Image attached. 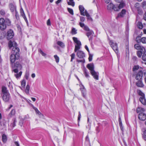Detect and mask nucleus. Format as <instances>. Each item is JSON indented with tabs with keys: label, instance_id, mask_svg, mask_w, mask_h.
I'll return each mask as SVG.
<instances>
[{
	"label": "nucleus",
	"instance_id": "64",
	"mask_svg": "<svg viewBox=\"0 0 146 146\" xmlns=\"http://www.w3.org/2000/svg\"><path fill=\"white\" fill-rule=\"evenodd\" d=\"M143 137L144 140L146 141V135L144 134V135L143 136Z\"/></svg>",
	"mask_w": 146,
	"mask_h": 146
},
{
	"label": "nucleus",
	"instance_id": "16",
	"mask_svg": "<svg viewBox=\"0 0 146 146\" xmlns=\"http://www.w3.org/2000/svg\"><path fill=\"white\" fill-rule=\"evenodd\" d=\"M9 7L12 13H14L17 11L16 9V6L13 3H10L9 5Z\"/></svg>",
	"mask_w": 146,
	"mask_h": 146
},
{
	"label": "nucleus",
	"instance_id": "24",
	"mask_svg": "<svg viewBox=\"0 0 146 146\" xmlns=\"http://www.w3.org/2000/svg\"><path fill=\"white\" fill-rule=\"evenodd\" d=\"M139 100L143 105H146V100L145 98V97H140L139 98Z\"/></svg>",
	"mask_w": 146,
	"mask_h": 146
},
{
	"label": "nucleus",
	"instance_id": "28",
	"mask_svg": "<svg viewBox=\"0 0 146 146\" xmlns=\"http://www.w3.org/2000/svg\"><path fill=\"white\" fill-rule=\"evenodd\" d=\"M124 6L125 4L123 3H120L119 5H117V7L118 8L117 11H119L120 9L122 8Z\"/></svg>",
	"mask_w": 146,
	"mask_h": 146
},
{
	"label": "nucleus",
	"instance_id": "55",
	"mask_svg": "<svg viewBox=\"0 0 146 146\" xmlns=\"http://www.w3.org/2000/svg\"><path fill=\"white\" fill-rule=\"evenodd\" d=\"M135 7L137 9H139V4L138 3H136L135 5Z\"/></svg>",
	"mask_w": 146,
	"mask_h": 146
},
{
	"label": "nucleus",
	"instance_id": "53",
	"mask_svg": "<svg viewBox=\"0 0 146 146\" xmlns=\"http://www.w3.org/2000/svg\"><path fill=\"white\" fill-rule=\"evenodd\" d=\"M0 13L1 15H5V11L3 10H1L0 11Z\"/></svg>",
	"mask_w": 146,
	"mask_h": 146
},
{
	"label": "nucleus",
	"instance_id": "48",
	"mask_svg": "<svg viewBox=\"0 0 146 146\" xmlns=\"http://www.w3.org/2000/svg\"><path fill=\"white\" fill-rule=\"evenodd\" d=\"M71 59L70 61L71 62H72V60L74 59L75 56V54L74 53H73L71 54Z\"/></svg>",
	"mask_w": 146,
	"mask_h": 146
},
{
	"label": "nucleus",
	"instance_id": "22",
	"mask_svg": "<svg viewBox=\"0 0 146 146\" xmlns=\"http://www.w3.org/2000/svg\"><path fill=\"white\" fill-rule=\"evenodd\" d=\"M136 82V85L137 86L139 87H143L144 85L142 82V80H137Z\"/></svg>",
	"mask_w": 146,
	"mask_h": 146
},
{
	"label": "nucleus",
	"instance_id": "62",
	"mask_svg": "<svg viewBox=\"0 0 146 146\" xmlns=\"http://www.w3.org/2000/svg\"><path fill=\"white\" fill-rule=\"evenodd\" d=\"M62 1V0H57L56 2V3L57 4H58V3H60Z\"/></svg>",
	"mask_w": 146,
	"mask_h": 146
},
{
	"label": "nucleus",
	"instance_id": "41",
	"mask_svg": "<svg viewBox=\"0 0 146 146\" xmlns=\"http://www.w3.org/2000/svg\"><path fill=\"white\" fill-rule=\"evenodd\" d=\"M86 33V35L89 38V36L93 33V31H92L89 30V31Z\"/></svg>",
	"mask_w": 146,
	"mask_h": 146
},
{
	"label": "nucleus",
	"instance_id": "15",
	"mask_svg": "<svg viewBox=\"0 0 146 146\" xmlns=\"http://www.w3.org/2000/svg\"><path fill=\"white\" fill-rule=\"evenodd\" d=\"M20 13L21 16L23 17L25 21L26 22L27 25H28V22L27 19L22 8H21L20 9Z\"/></svg>",
	"mask_w": 146,
	"mask_h": 146
},
{
	"label": "nucleus",
	"instance_id": "34",
	"mask_svg": "<svg viewBox=\"0 0 146 146\" xmlns=\"http://www.w3.org/2000/svg\"><path fill=\"white\" fill-rule=\"evenodd\" d=\"M137 92L138 94L141 96V97H145L144 94L143 92H142L140 90H137Z\"/></svg>",
	"mask_w": 146,
	"mask_h": 146
},
{
	"label": "nucleus",
	"instance_id": "39",
	"mask_svg": "<svg viewBox=\"0 0 146 146\" xmlns=\"http://www.w3.org/2000/svg\"><path fill=\"white\" fill-rule=\"evenodd\" d=\"M82 93L83 97L84 98H86V90L85 89L83 88V90L82 91Z\"/></svg>",
	"mask_w": 146,
	"mask_h": 146
},
{
	"label": "nucleus",
	"instance_id": "40",
	"mask_svg": "<svg viewBox=\"0 0 146 146\" xmlns=\"http://www.w3.org/2000/svg\"><path fill=\"white\" fill-rule=\"evenodd\" d=\"M54 57L55 60L56 62L58 63L59 62V58L57 55H54Z\"/></svg>",
	"mask_w": 146,
	"mask_h": 146
},
{
	"label": "nucleus",
	"instance_id": "46",
	"mask_svg": "<svg viewBox=\"0 0 146 146\" xmlns=\"http://www.w3.org/2000/svg\"><path fill=\"white\" fill-rule=\"evenodd\" d=\"M84 74L86 77L88 78L89 77V75L86 70H84Z\"/></svg>",
	"mask_w": 146,
	"mask_h": 146
},
{
	"label": "nucleus",
	"instance_id": "19",
	"mask_svg": "<svg viewBox=\"0 0 146 146\" xmlns=\"http://www.w3.org/2000/svg\"><path fill=\"white\" fill-rule=\"evenodd\" d=\"M92 75L93 76L94 78L96 80H98V72H96L95 70L90 72Z\"/></svg>",
	"mask_w": 146,
	"mask_h": 146
},
{
	"label": "nucleus",
	"instance_id": "47",
	"mask_svg": "<svg viewBox=\"0 0 146 146\" xmlns=\"http://www.w3.org/2000/svg\"><path fill=\"white\" fill-rule=\"evenodd\" d=\"M82 59L81 60L77 59V60L76 61L78 63L81 62H82V63H84L85 62V60L83 58H82Z\"/></svg>",
	"mask_w": 146,
	"mask_h": 146
},
{
	"label": "nucleus",
	"instance_id": "63",
	"mask_svg": "<svg viewBox=\"0 0 146 146\" xmlns=\"http://www.w3.org/2000/svg\"><path fill=\"white\" fill-rule=\"evenodd\" d=\"M15 144L17 146H20L19 145V144L18 143L17 141H15Z\"/></svg>",
	"mask_w": 146,
	"mask_h": 146
},
{
	"label": "nucleus",
	"instance_id": "58",
	"mask_svg": "<svg viewBox=\"0 0 146 146\" xmlns=\"http://www.w3.org/2000/svg\"><path fill=\"white\" fill-rule=\"evenodd\" d=\"M79 114L78 115V121H80V119L81 117V115L80 113V112L79 111Z\"/></svg>",
	"mask_w": 146,
	"mask_h": 146
},
{
	"label": "nucleus",
	"instance_id": "54",
	"mask_svg": "<svg viewBox=\"0 0 146 146\" xmlns=\"http://www.w3.org/2000/svg\"><path fill=\"white\" fill-rule=\"evenodd\" d=\"M142 6L143 7H146V1H144L141 3Z\"/></svg>",
	"mask_w": 146,
	"mask_h": 146
},
{
	"label": "nucleus",
	"instance_id": "32",
	"mask_svg": "<svg viewBox=\"0 0 146 146\" xmlns=\"http://www.w3.org/2000/svg\"><path fill=\"white\" fill-rule=\"evenodd\" d=\"M29 89L30 86L29 85H27L25 90V92L27 94H29Z\"/></svg>",
	"mask_w": 146,
	"mask_h": 146
},
{
	"label": "nucleus",
	"instance_id": "44",
	"mask_svg": "<svg viewBox=\"0 0 146 146\" xmlns=\"http://www.w3.org/2000/svg\"><path fill=\"white\" fill-rule=\"evenodd\" d=\"M68 11L69 12L70 14H71L72 15H73V14H74L73 11V10L72 9L70 8H68Z\"/></svg>",
	"mask_w": 146,
	"mask_h": 146
},
{
	"label": "nucleus",
	"instance_id": "13",
	"mask_svg": "<svg viewBox=\"0 0 146 146\" xmlns=\"http://www.w3.org/2000/svg\"><path fill=\"white\" fill-rule=\"evenodd\" d=\"M77 55L80 58H83L85 56V54L81 50H78L77 51Z\"/></svg>",
	"mask_w": 146,
	"mask_h": 146
},
{
	"label": "nucleus",
	"instance_id": "6",
	"mask_svg": "<svg viewBox=\"0 0 146 146\" xmlns=\"http://www.w3.org/2000/svg\"><path fill=\"white\" fill-rule=\"evenodd\" d=\"M118 8L117 5H114L111 3L109 4L107 6V9L109 10H113L115 11H117Z\"/></svg>",
	"mask_w": 146,
	"mask_h": 146
},
{
	"label": "nucleus",
	"instance_id": "14",
	"mask_svg": "<svg viewBox=\"0 0 146 146\" xmlns=\"http://www.w3.org/2000/svg\"><path fill=\"white\" fill-rule=\"evenodd\" d=\"M138 118L141 120H145L146 119V115L143 113H140L138 115Z\"/></svg>",
	"mask_w": 146,
	"mask_h": 146
},
{
	"label": "nucleus",
	"instance_id": "2",
	"mask_svg": "<svg viewBox=\"0 0 146 146\" xmlns=\"http://www.w3.org/2000/svg\"><path fill=\"white\" fill-rule=\"evenodd\" d=\"M11 22L9 19L6 18L5 20L3 18L0 19V29L1 30H4L6 29L7 25H10Z\"/></svg>",
	"mask_w": 146,
	"mask_h": 146
},
{
	"label": "nucleus",
	"instance_id": "8",
	"mask_svg": "<svg viewBox=\"0 0 146 146\" xmlns=\"http://www.w3.org/2000/svg\"><path fill=\"white\" fill-rule=\"evenodd\" d=\"M143 72L141 70H139L135 76V79L137 80H142Z\"/></svg>",
	"mask_w": 146,
	"mask_h": 146
},
{
	"label": "nucleus",
	"instance_id": "25",
	"mask_svg": "<svg viewBox=\"0 0 146 146\" xmlns=\"http://www.w3.org/2000/svg\"><path fill=\"white\" fill-rule=\"evenodd\" d=\"M2 92L3 94L9 93L7 90V88L5 86H3L2 87Z\"/></svg>",
	"mask_w": 146,
	"mask_h": 146
},
{
	"label": "nucleus",
	"instance_id": "51",
	"mask_svg": "<svg viewBox=\"0 0 146 146\" xmlns=\"http://www.w3.org/2000/svg\"><path fill=\"white\" fill-rule=\"evenodd\" d=\"M80 22H84L85 20V18L84 17L82 16H80Z\"/></svg>",
	"mask_w": 146,
	"mask_h": 146
},
{
	"label": "nucleus",
	"instance_id": "31",
	"mask_svg": "<svg viewBox=\"0 0 146 146\" xmlns=\"http://www.w3.org/2000/svg\"><path fill=\"white\" fill-rule=\"evenodd\" d=\"M57 44L58 45L62 48L64 47L65 46L64 43L62 41H58L57 42Z\"/></svg>",
	"mask_w": 146,
	"mask_h": 146
},
{
	"label": "nucleus",
	"instance_id": "26",
	"mask_svg": "<svg viewBox=\"0 0 146 146\" xmlns=\"http://www.w3.org/2000/svg\"><path fill=\"white\" fill-rule=\"evenodd\" d=\"M145 52H143L141 50L138 51L137 53V56L141 58L142 54H144Z\"/></svg>",
	"mask_w": 146,
	"mask_h": 146
},
{
	"label": "nucleus",
	"instance_id": "3",
	"mask_svg": "<svg viewBox=\"0 0 146 146\" xmlns=\"http://www.w3.org/2000/svg\"><path fill=\"white\" fill-rule=\"evenodd\" d=\"M72 38L74 42L76 44V45L75 46L74 49V52H76L80 48V46L81 44V43L80 42L78 39L77 38L75 37H73Z\"/></svg>",
	"mask_w": 146,
	"mask_h": 146
},
{
	"label": "nucleus",
	"instance_id": "10",
	"mask_svg": "<svg viewBox=\"0 0 146 146\" xmlns=\"http://www.w3.org/2000/svg\"><path fill=\"white\" fill-rule=\"evenodd\" d=\"M14 35L13 31L11 29H9L7 32V38L8 40L10 39L13 38Z\"/></svg>",
	"mask_w": 146,
	"mask_h": 146
},
{
	"label": "nucleus",
	"instance_id": "18",
	"mask_svg": "<svg viewBox=\"0 0 146 146\" xmlns=\"http://www.w3.org/2000/svg\"><path fill=\"white\" fill-rule=\"evenodd\" d=\"M136 41L137 42H141L142 43H146V38L143 37L141 38V39H139V37H138L136 38Z\"/></svg>",
	"mask_w": 146,
	"mask_h": 146
},
{
	"label": "nucleus",
	"instance_id": "35",
	"mask_svg": "<svg viewBox=\"0 0 146 146\" xmlns=\"http://www.w3.org/2000/svg\"><path fill=\"white\" fill-rule=\"evenodd\" d=\"M137 26L138 28L140 29H142L143 27V26L142 23L140 22H138Z\"/></svg>",
	"mask_w": 146,
	"mask_h": 146
},
{
	"label": "nucleus",
	"instance_id": "4",
	"mask_svg": "<svg viewBox=\"0 0 146 146\" xmlns=\"http://www.w3.org/2000/svg\"><path fill=\"white\" fill-rule=\"evenodd\" d=\"M110 44L116 53H117L118 52V48L117 44L116 43L114 42L112 40H110Z\"/></svg>",
	"mask_w": 146,
	"mask_h": 146
},
{
	"label": "nucleus",
	"instance_id": "38",
	"mask_svg": "<svg viewBox=\"0 0 146 146\" xmlns=\"http://www.w3.org/2000/svg\"><path fill=\"white\" fill-rule=\"evenodd\" d=\"M77 30L74 28H72V29L71 33L72 35H75L77 33Z\"/></svg>",
	"mask_w": 146,
	"mask_h": 146
},
{
	"label": "nucleus",
	"instance_id": "52",
	"mask_svg": "<svg viewBox=\"0 0 146 146\" xmlns=\"http://www.w3.org/2000/svg\"><path fill=\"white\" fill-rule=\"evenodd\" d=\"M93 55L91 54H89L88 60L89 61H91L92 59Z\"/></svg>",
	"mask_w": 146,
	"mask_h": 146
},
{
	"label": "nucleus",
	"instance_id": "56",
	"mask_svg": "<svg viewBox=\"0 0 146 146\" xmlns=\"http://www.w3.org/2000/svg\"><path fill=\"white\" fill-rule=\"evenodd\" d=\"M29 76V72H27L25 74V78L27 80L28 79Z\"/></svg>",
	"mask_w": 146,
	"mask_h": 146
},
{
	"label": "nucleus",
	"instance_id": "57",
	"mask_svg": "<svg viewBox=\"0 0 146 146\" xmlns=\"http://www.w3.org/2000/svg\"><path fill=\"white\" fill-rule=\"evenodd\" d=\"M47 24L48 26H50L51 25L50 21L49 19H48L47 21Z\"/></svg>",
	"mask_w": 146,
	"mask_h": 146
},
{
	"label": "nucleus",
	"instance_id": "59",
	"mask_svg": "<svg viewBox=\"0 0 146 146\" xmlns=\"http://www.w3.org/2000/svg\"><path fill=\"white\" fill-rule=\"evenodd\" d=\"M119 126L120 127L121 129V130H122V129H123V127H122V122H121L119 123Z\"/></svg>",
	"mask_w": 146,
	"mask_h": 146
},
{
	"label": "nucleus",
	"instance_id": "36",
	"mask_svg": "<svg viewBox=\"0 0 146 146\" xmlns=\"http://www.w3.org/2000/svg\"><path fill=\"white\" fill-rule=\"evenodd\" d=\"M69 1L68 2V4L69 5H71L73 7L74 6L75 3L73 0H69Z\"/></svg>",
	"mask_w": 146,
	"mask_h": 146
},
{
	"label": "nucleus",
	"instance_id": "60",
	"mask_svg": "<svg viewBox=\"0 0 146 146\" xmlns=\"http://www.w3.org/2000/svg\"><path fill=\"white\" fill-rule=\"evenodd\" d=\"M143 19L145 21H146V13H144L143 15Z\"/></svg>",
	"mask_w": 146,
	"mask_h": 146
},
{
	"label": "nucleus",
	"instance_id": "27",
	"mask_svg": "<svg viewBox=\"0 0 146 146\" xmlns=\"http://www.w3.org/2000/svg\"><path fill=\"white\" fill-rule=\"evenodd\" d=\"M15 113V110L14 109L12 110L9 114V117H11L12 116H14Z\"/></svg>",
	"mask_w": 146,
	"mask_h": 146
},
{
	"label": "nucleus",
	"instance_id": "61",
	"mask_svg": "<svg viewBox=\"0 0 146 146\" xmlns=\"http://www.w3.org/2000/svg\"><path fill=\"white\" fill-rule=\"evenodd\" d=\"M85 48L87 50V51L88 52H89V50L88 49V48L87 46V45H85Z\"/></svg>",
	"mask_w": 146,
	"mask_h": 146
},
{
	"label": "nucleus",
	"instance_id": "21",
	"mask_svg": "<svg viewBox=\"0 0 146 146\" xmlns=\"http://www.w3.org/2000/svg\"><path fill=\"white\" fill-rule=\"evenodd\" d=\"M86 67L90 70V72L94 70V65L93 63L88 64Z\"/></svg>",
	"mask_w": 146,
	"mask_h": 146
},
{
	"label": "nucleus",
	"instance_id": "7",
	"mask_svg": "<svg viewBox=\"0 0 146 146\" xmlns=\"http://www.w3.org/2000/svg\"><path fill=\"white\" fill-rule=\"evenodd\" d=\"M12 71L14 72V76L17 79H18L19 78L21 77V76L22 73V72L21 71L18 72L19 70H18L17 69L12 70Z\"/></svg>",
	"mask_w": 146,
	"mask_h": 146
},
{
	"label": "nucleus",
	"instance_id": "9",
	"mask_svg": "<svg viewBox=\"0 0 146 146\" xmlns=\"http://www.w3.org/2000/svg\"><path fill=\"white\" fill-rule=\"evenodd\" d=\"M135 48L137 50H141L143 52H145V48L142 46L140 45L139 44H136L134 45Z\"/></svg>",
	"mask_w": 146,
	"mask_h": 146
},
{
	"label": "nucleus",
	"instance_id": "1",
	"mask_svg": "<svg viewBox=\"0 0 146 146\" xmlns=\"http://www.w3.org/2000/svg\"><path fill=\"white\" fill-rule=\"evenodd\" d=\"M8 45L10 49L13 47L11 52L12 54L10 56V61L12 64L14 63L16 60L19 58V49L17 47V43L14 41L12 42L11 40L9 41L8 43Z\"/></svg>",
	"mask_w": 146,
	"mask_h": 146
},
{
	"label": "nucleus",
	"instance_id": "42",
	"mask_svg": "<svg viewBox=\"0 0 146 146\" xmlns=\"http://www.w3.org/2000/svg\"><path fill=\"white\" fill-rule=\"evenodd\" d=\"M26 85V81L25 80H23L21 82V86L23 88Z\"/></svg>",
	"mask_w": 146,
	"mask_h": 146
},
{
	"label": "nucleus",
	"instance_id": "23",
	"mask_svg": "<svg viewBox=\"0 0 146 146\" xmlns=\"http://www.w3.org/2000/svg\"><path fill=\"white\" fill-rule=\"evenodd\" d=\"M126 12V11L125 9H122L121 12L118 14L117 18L122 17H123L125 14Z\"/></svg>",
	"mask_w": 146,
	"mask_h": 146
},
{
	"label": "nucleus",
	"instance_id": "12",
	"mask_svg": "<svg viewBox=\"0 0 146 146\" xmlns=\"http://www.w3.org/2000/svg\"><path fill=\"white\" fill-rule=\"evenodd\" d=\"M79 8L80 11L81 15L85 16L86 15V11H87L86 10H85L84 8L82 5H79Z\"/></svg>",
	"mask_w": 146,
	"mask_h": 146
},
{
	"label": "nucleus",
	"instance_id": "20",
	"mask_svg": "<svg viewBox=\"0 0 146 146\" xmlns=\"http://www.w3.org/2000/svg\"><path fill=\"white\" fill-rule=\"evenodd\" d=\"M80 26L82 28H83L84 30L86 31H89L90 29L88 27L86 26L85 25V24L82 23L80 22L79 23Z\"/></svg>",
	"mask_w": 146,
	"mask_h": 146
},
{
	"label": "nucleus",
	"instance_id": "33",
	"mask_svg": "<svg viewBox=\"0 0 146 146\" xmlns=\"http://www.w3.org/2000/svg\"><path fill=\"white\" fill-rule=\"evenodd\" d=\"M2 139L3 141L5 143L7 141V137L4 134L2 135Z\"/></svg>",
	"mask_w": 146,
	"mask_h": 146
},
{
	"label": "nucleus",
	"instance_id": "17",
	"mask_svg": "<svg viewBox=\"0 0 146 146\" xmlns=\"http://www.w3.org/2000/svg\"><path fill=\"white\" fill-rule=\"evenodd\" d=\"M32 107L34 110L35 111L36 114L38 115L40 117H43V115L40 112L37 108L33 106H32Z\"/></svg>",
	"mask_w": 146,
	"mask_h": 146
},
{
	"label": "nucleus",
	"instance_id": "30",
	"mask_svg": "<svg viewBox=\"0 0 146 146\" xmlns=\"http://www.w3.org/2000/svg\"><path fill=\"white\" fill-rule=\"evenodd\" d=\"M144 111V109L141 107H138L137 109V113H142V112Z\"/></svg>",
	"mask_w": 146,
	"mask_h": 146
},
{
	"label": "nucleus",
	"instance_id": "29",
	"mask_svg": "<svg viewBox=\"0 0 146 146\" xmlns=\"http://www.w3.org/2000/svg\"><path fill=\"white\" fill-rule=\"evenodd\" d=\"M85 13L86 15L85 16H86L87 17L88 20L92 21V19L90 15L88 12L87 11H86Z\"/></svg>",
	"mask_w": 146,
	"mask_h": 146
},
{
	"label": "nucleus",
	"instance_id": "11",
	"mask_svg": "<svg viewBox=\"0 0 146 146\" xmlns=\"http://www.w3.org/2000/svg\"><path fill=\"white\" fill-rule=\"evenodd\" d=\"M2 98L5 102H8L10 98V94L9 93L3 94Z\"/></svg>",
	"mask_w": 146,
	"mask_h": 146
},
{
	"label": "nucleus",
	"instance_id": "45",
	"mask_svg": "<svg viewBox=\"0 0 146 146\" xmlns=\"http://www.w3.org/2000/svg\"><path fill=\"white\" fill-rule=\"evenodd\" d=\"M142 59L145 61H146V54L145 53L142 56ZM145 64H146V62L145 63Z\"/></svg>",
	"mask_w": 146,
	"mask_h": 146
},
{
	"label": "nucleus",
	"instance_id": "5",
	"mask_svg": "<svg viewBox=\"0 0 146 146\" xmlns=\"http://www.w3.org/2000/svg\"><path fill=\"white\" fill-rule=\"evenodd\" d=\"M12 70L17 69L18 70H21L22 68V65L18 62H17L15 64L14 63L11 64Z\"/></svg>",
	"mask_w": 146,
	"mask_h": 146
},
{
	"label": "nucleus",
	"instance_id": "37",
	"mask_svg": "<svg viewBox=\"0 0 146 146\" xmlns=\"http://www.w3.org/2000/svg\"><path fill=\"white\" fill-rule=\"evenodd\" d=\"M13 123L11 124V126L13 127H14L16 125V122H17L16 118H14L13 119Z\"/></svg>",
	"mask_w": 146,
	"mask_h": 146
},
{
	"label": "nucleus",
	"instance_id": "43",
	"mask_svg": "<svg viewBox=\"0 0 146 146\" xmlns=\"http://www.w3.org/2000/svg\"><path fill=\"white\" fill-rule=\"evenodd\" d=\"M39 51L42 56H46V54L44 53L41 49H39Z\"/></svg>",
	"mask_w": 146,
	"mask_h": 146
},
{
	"label": "nucleus",
	"instance_id": "50",
	"mask_svg": "<svg viewBox=\"0 0 146 146\" xmlns=\"http://www.w3.org/2000/svg\"><path fill=\"white\" fill-rule=\"evenodd\" d=\"M139 68V67L138 66H134L133 68V71H135L136 70H137Z\"/></svg>",
	"mask_w": 146,
	"mask_h": 146
},
{
	"label": "nucleus",
	"instance_id": "49",
	"mask_svg": "<svg viewBox=\"0 0 146 146\" xmlns=\"http://www.w3.org/2000/svg\"><path fill=\"white\" fill-rule=\"evenodd\" d=\"M15 17L16 19L17 20L19 19V15L18 12L17 11H15Z\"/></svg>",
	"mask_w": 146,
	"mask_h": 146
}]
</instances>
